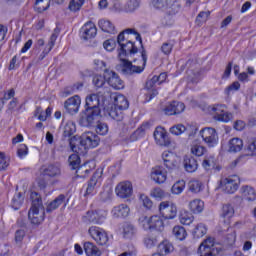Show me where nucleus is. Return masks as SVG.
<instances>
[{"label":"nucleus","mask_w":256,"mask_h":256,"mask_svg":"<svg viewBox=\"0 0 256 256\" xmlns=\"http://www.w3.org/2000/svg\"><path fill=\"white\" fill-rule=\"evenodd\" d=\"M131 35H133L137 41H140V44L143 43L141 40V35L135 32L133 29H126L118 35V57L122 63L123 75H135V73H143V71H145V65H147V52L145 49H142L141 60L138 65H133L131 61L127 60V57L135 55V53L138 51L135 43L130 40Z\"/></svg>","instance_id":"obj_1"},{"label":"nucleus","mask_w":256,"mask_h":256,"mask_svg":"<svg viewBox=\"0 0 256 256\" xmlns=\"http://www.w3.org/2000/svg\"><path fill=\"white\" fill-rule=\"evenodd\" d=\"M32 207L28 212V219L33 225H39L45 220V210L43 209V201L37 192L31 193Z\"/></svg>","instance_id":"obj_2"},{"label":"nucleus","mask_w":256,"mask_h":256,"mask_svg":"<svg viewBox=\"0 0 256 256\" xmlns=\"http://www.w3.org/2000/svg\"><path fill=\"white\" fill-rule=\"evenodd\" d=\"M112 99L114 101V108L108 110V115L114 121H123L125 117L123 112L129 109V100H127L125 95L120 93L113 94Z\"/></svg>","instance_id":"obj_3"},{"label":"nucleus","mask_w":256,"mask_h":256,"mask_svg":"<svg viewBox=\"0 0 256 256\" xmlns=\"http://www.w3.org/2000/svg\"><path fill=\"white\" fill-rule=\"evenodd\" d=\"M241 185V178L238 175H230L220 180V189L228 195H233Z\"/></svg>","instance_id":"obj_4"},{"label":"nucleus","mask_w":256,"mask_h":256,"mask_svg":"<svg viewBox=\"0 0 256 256\" xmlns=\"http://www.w3.org/2000/svg\"><path fill=\"white\" fill-rule=\"evenodd\" d=\"M209 111L214 115L216 121H222V123H229L233 119V114L227 112V106L225 104H214L209 107Z\"/></svg>","instance_id":"obj_5"},{"label":"nucleus","mask_w":256,"mask_h":256,"mask_svg":"<svg viewBox=\"0 0 256 256\" xmlns=\"http://www.w3.org/2000/svg\"><path fill=\"white\" fill-rule=\"evenodd\" d=\"M88 234L98 245H107L109 243V235L103 228L91 226L88 229Z\"/></svg>","instance_id":"obj_6"},{"label":"nucleus","mask_w":256,"mask_h":256,"mask_svg":"<svg viewBox=\"0 0 256 256\" xmlns=\"http://www.w3.org/2000/svg\"><path fill=\"white\" fill-rule=\"evenodd\" d=\"M101 115V109L91 110L86 109L85 113L80 117L79 124L82 127H93L95 125V121L99 119Z\"/></svg>","instance_id":"obj_7"},{"label":"nucleus","mask_w":256,"mask_h":256,"mask_svg":"<svg viewBox=\"0 0 256 256\" xmlns=\"http://www.w3.org/2000/svg\"><path fill=\"white\" fill-rule=\"evenodd\" d=\"M99 141V136L94 132H84L80 136V145L84 149H95V147L99 146Z\"/></svg>","instance_id":"obj_8"},{"label":"nucleus","mask_w":256,"mask_h":256,"mask_svg":"<svg viewBox=\"0 0 256 256\" xmlns=\"http://www.w3.org/2000/svg\"><path fill=\"white\" fill-rule=\"evenodd\" d=\"M68 162L70 167H72V169H77L76 170V177H80L82 179H85V177H87V175H89V173H91L90 169H83V166L79 167V164L81 163V159L79 158L78 154H72L69 156L68 158Z\"/></svg>","instance_id":"obj_9"},{"label":"nucleus","mask_w":256,"mask_h":256,"mask_svg":"<svg viewBox=\"0 0 256 256\" xmlns=\"http://www.w3.org/2000/svg\"><path fill=\"white\" fill-rule=\"evenodd\" d=\"M200 136L203 139L204 143L209 147H215L219 141L217 136V131L215 128H204L200 131Z\"/></svg>","instance_id":"obj_10"},{"label":"nucleus","mask_w":256,"mask_h":256,"mask_svg":"<svg viewBox=\"0 0 256 256\" xmlns=\"http://www.w3.org/2000/svg\"><path fill=\"white\" fill-rule=\"evenodd\" d=\"M159 212L165 219H175L177 217V206L172 202L164 201L159 205Z\"/></svg>","instance_id":"obj_11"},{"label":"nucleus","mask_w":256,"mask_h":256,"mask_svg":"<svg viewBox=\"0 0 256 256\" xmlns=\"http://www.w3.org/2000/svg\"><path fill=\"white\" fill-rule=\"evenodd\" d=\"M152 5L154 9H159L160 11H165L167 9H172L173 13H177L181 9V4L174 1L171 3L170 0H152Z\"/></svg>","instance_id":"obj_12"},{"label":"nucleus","mask_w":256,"mask_h":256,"mask_svg":"<svg viewBox=\"0 0 256 256\" xmlns=\"http://www.w3.org/2000/svg\"><path fill=\"white\" fill-rule=\"evenodd\" d=\"M104 78L106 79L108 85H110V87L113 89H123L125 87L123 80H121L119 75L114 71L105 70Z\"/></svg>","instance_id":"obj_13"},{"label":"nucleus","mask_w":256,"mask_h":256,"mask_svg":"<svg viewBox=\"0 0 256 256\" xmlns=\"http://www.w3.org/2000/svg\"><path fill=\"white\" fill-rule=\"evenodd\" d=\"M154 139L156 145H160V147H169V145H171V140L169 139L167 130L161 126L156 127L154 131Z\"/></svg>","instance_id":"obj_14"},{"label":"nucleus","mask_w":256,"mask_h":256,"mask_svg":"<svg viewBox=\"0 0 256 256\" xmlns=\"http://www.w3.org/2000/svg\"><path fill=\"white\" fill-rule=\"evenodd\" d=\"M57 37H59V29H55L53 34L51 35L48 43L44 46L43 51L39 54L37 58V63L43 61L46 55L51 53L52 49L55 47V42L57 41Z\"/></svg>","instance_id":"obj_15"},{"label":"nucleus","mask_w":256,"mask_h":256,"mask_svg":"<svg viewBox=\"0 0 256 256\" xmlns=\"http://www.w3.org/2000/svg\"><path fill=\"white\" fill-rule=\"evenodd\" d=\"M115 191L120 199H129L133 195V185L131 182H121L116 186Z\"/></svg>","instance_id":"obj_16"},{"label":"nucleus","mask_w":256,"mask_h":256,"mask_svg":"<svg viewBox=\"0 0 256 256\" xmlns=\"http://www.w3.org/2000/svg\"><path fill=\"white\" fill-rule=\"evenodd\" d=\"M96 35H97V27L93 22H87L80 29V37L84 41H89V39L95 38Z\"/></svg>","instance_id":"obj_17"},{"label":"nucleus","mask_w":256,"mask_h":256,"mask_svg":"<svg viewBox=\"0 0 256 256\" xmlns=\"http://www.w3.org/2000/svg\"><path fill=\"white\" fill-rule=\"evenodd\" d=\"M150 177L157 185H163L167 181V170L163 166H156L152 168Z\"/></svg>","instance_id":"obj_18"},{"label":"nucleus","mask_w":256,"mask_h":256,"mask_svg":"<svg viewBox=\"0 0 256 256\" xmlns=\"http://www.w3.org/2000/svg\"><path fill=\"white\" fill-rule=\"evenodd\" d=\"M213 251H215V240L213 238H207L198 248L200 256H213Z\"/></svg>","instance_id":"obj_19"},{"label":"nucleus","mask_w":256,"mask_h":256,"mask_svg":"<svg viewBox=\"0 0 256 256\" xmlns=\"http://www.w3.org/2000/svg\"><path fill=\"white\" fill-rule=\"evenodd\" d=\"M162 163L168 171H173L177 167V155L171 151L162 153Z\"/></svg>","instance_id":"obj_20"},{"label":"nucleus","mask_w":256,"mask_h":256,"mask_svg":"<svg viewBox=\"0 0 256 256\" xmlns=\"http://www.w3.org/2000/svg\"><path fill=\"white\" fill-rule=\"evenodd\" d=\"M64 107L70 115H75V113H79V108L81 107V98L76 95L67 99L64 103Z\"/></svg>","instance_id":"obj_21"},{"label":"nucleus","mask_w":256,"mask_h":256,"mask_svg":"<svg viewBox=\"0 0 256 256\" xmlns=\"http://www.w3.org/2000/svg\"><path fill=\"white\" fill-rule=\"evenodd\" d=\"M157 78L153 76L151 79L146 81L145 89L147 92L146 94V101H151V99H154V97H157L159 95V91H157Z\"/></svg>","instance_id":"obj_22"},{"label":"nucleus","mask_w":256,"mask_h":256,"mask_svg":"<svg viewBox=\"0 0 256 256\" xmlns=\"http://www.w3.org/2000/svg\"><path fill=\"white\" fill-rule=\"evenodd\" d=\"M185 111V104L178 101H173L164 108L165 115H179Z\"/></svg>","instance_id":"obj_23"},{"label":"nucleus","mask_w":256,"mask_h":256,"mask_svg":"<svg viewBox=\"0 0 256 256\" xmlns=\"http://www.w3.org/2000/svg\"><path fill=\"white\" fill-rule=\"evenodd\" d=\"M151 129V124L149 122H143L137 130H135L129 137L130 141H139L145 137V133Z\"/></svg>","instance_id":"obj_24"},{"label":"nucleus","mask_w":256,"mask_h":256,"mask_svg":"<svg viewBox=\"0 0 256 256\" xmlns=\"http://www.w3.org/2000/svg\"><path fill=\"white\" fill-rule=\"evenodd\" d=\"M112 217L116 219H125V217H129V213H131V209L128 207L127 204H120L115 206L112 210Z\"/></svg>","instance_id":"obj_25"},{"label":"nucleus","mask_w":256,"mask_h":256,"mask_svg":"<svg viewBox=\"0 0 256 256\" xmlns=\"http://www.w3.org/2000/svg\"><path fill=\"white\" fill-rule=\"evenodd\" d=\"M233 215H235V208H233V205H223L220 213V218L222 219L223 223L229 225V223H231V219H233Z\"/></svg>","instance_id":"obj_26"},{"label":"nucleus","mask_w":256,"mask_h":256,"mask_svg":"<svg viewBox=\"0 0 256 256\" xmlns=\"http://www.w3.org/2000/svg\"><path fill=\"white\" fill-rule=\"evenodd\" d=\"M243 149V140L241 138H231L226 146L228 153H239Z\"/></svg>","instance_id":"obj_27"},{"label":"nucleus","mask_w":256,"mask_h":256,"mask_svg":"<svg viewBox=\"0 0 256 256\" xmlns=\"http://www.w3.org/2000/svg\"><path fill=\"white\" fill-rule=\"evenodd\" d=\"M184 169L187 173H195L199 169V163L193 156H186L184 158Z\"/></svg>","instance_id":"obj_28"},{"label":"nucleus","mask_w":256,"mask_h":256,"mask_svg":"<svg viewBox=\"0 0 256 256\" xmlns=\"http://www.w3.org/2000/svg\"><path fill=\"white\" fill-rule=\"evenodd\" d=\"M240 193L246 201H255L256 199V191L253 186L243 185L240 189Z\"/></svg>","instance_id":"obj_29"},{"label":"nucleus","mask_w":256,"mask_h":256,"mask_svg":"<svg viewBox=\"0 0 256 256\" xmlns=\"http://www.w3.org/2000/svg\"><path fill=\"white\" fill-rule=\"evenodd\" d=\"M99 95L91 94L86 97V109H90L91 111H97L99 108Z\"/></svg>","instance_id":"obj_30"},{"label":"nucleus","mask_w":256,"mask_h":256,"mask_svg":"<svg viewBox=\"0 0 256 256\" xmlns=\"http://www.w3.org/2000/svg\"><path fill=\"white\" fill-rule=\"evenodd\" d=\"M44 175L47 177H59L61 175V166L57 163L49 164L44 169Z\"/></svg>","instance_id":"obj_31"},{"label":"nucleus","mask_w":256,"mask_h":256,"mask_svg":"<svg viewBox=\"0 0 256 256\" xmlns=\"http://www.w3.org/2000/svg\"><path fill=\"white\" fill-rule=\"evenodd\" d=\"M65 203V195L60 194L52 202H50L46 207V213H53L55 209H58L60 205Z\"/></svg>","instance_id":"obj_32"},{"label":"nucleus","mask_w":256,"mask_h":256,"mask_svg":"<svg viewBox=\"0 0 256 256\" xmlns=\"http://www.w3.org/2000/svg\"><path fill=\"white\" fill-rule=\"evenodd\" d=\"M189 209L195 214L203 213V209H205V202L201 199H194L189 203Z\"/></svg>","instance_id":"obj_33"},{"label":"nucleus","mask_w":256,"mask_h":256,"mask_svg":"<svg viewBox=\"0 0 256 256\" xmlns=\"http://www.w3.org/2000/svg\"><path fill=\"white\" fill-rule=\"evenodd\" d=\"M84 251L87 256H101V250L93 242H85Z\"/></svg>","instance_id":"obj_34"},{"label":"nucleus","mask_w":256,"mask_h":256,"mask_svg":"<svg viewBox=\"0 0 256 256\" xmlns=\"http://www.w3.org/2000/svg\"><path fill=\"white\" fill-rule=\"evenodd\" d=\"M137 232V229H135V226L129 222H125L122 225V235L125 239H131L133 235Z\"/></svg>","instance_id":"obj_35"},{"label":"nucleus","mask_w":256,"mask_h":256,"mask_svg":"<svg viewBox=\"0 0 256 256\" xmlns=\"http://www.w3.org/2000/svg\"><path fill=\"white\" fill-rule=\"evenodd\" d=\"M150 227L151 229H156V231H163L165 225L163 223V219H161V216L154 215L150 217Z\"/></svg>","instance_id":"obj_36"},{"label":"nucleus","mask_w":256,"mask_h":256,"mask_svg":"<svg viewBox=\"0 0 256 256\" xmlns=\"http://www.w3.org/2000/svg\"><path fill=\"white\" fill-rule=\"evenodd\" d=\"M98 27L104 31V33H115V25L109 20H99Z\"/></svg>","instance_id":"obj_37"},{"label":"nucleus","mask_w":256,"mask_h":256,"mask_svg":"<svg viewBox=\"0 0 256 256\" xmlns=\"http://www.w3.org/2000/svg\"><path fill=\"white\" fill-rule=\"evenodd\" d=\"M172 235H174L178 241H185V239H187V230H185L183 226H174Z\"/></svg>","instance_id":"obj_38"},{"label":"nucleus","mask_w":256,"mask_h":256,"mask_svg":"<svg viewBox=\"0 0 256 256\" xmlns=\"http://www.w3.org/2000/svg\"><path fill=\"white\" fill-rule=\"evenodd\" d=\"M99 177H101V175H99V173L97 172L92 176V178L88 182L85 195H93L95 193V187L97 186V181Z\"/></svg>","instance_id":"obj_39"},{"label":"nucleus","mask_w":256,"mask_h":256,"mask_svg":"<svg viewBox=\"0 0 256 256\" xmlns=\"http://www.w3.org/2000/svg\"><path fill=\"white\" fill-rule=\"evenodd\" d=\"M139 0H128L123 6L124 13H133L139 9Z\"/></svg>","instance_id":"obj_40"},{"label":"nucleus","mask_w":256,"mask_h":256,"mask_svg":"<svg viewBox=\"0 0 256 256\" xmlns=\"http://www.w3.org/2000/svg\"><path fill=\"white\" fill-rule=\"evenodd\" d=\"M192 234L196 239H201V237H205L207 235V226L203 223H199L195 226Z\"/></svg>","instance_id":"obj_41"},{"label":"nucleus","mask_w":256,"mask_h":256,"mask_svg":"<svg viewBox=\"0 0 256 256\" xmlns=\"http://www.w3.org/2000/svg\"><path fill=\"white\" fill-rule=\"evenodd\" d=\"M157 243H159V238H157L156 235L148 234L144 238V245H145V247H147V249H153V247H155V245H157Z\"/></svg>","instance_id":"obj_42"},{"label":"nucleus","mask_w":256,"mask_h":256,"mask_svg":"<svg viewBox=\"0 0 256 256\" xmlns=\"http://www.w3.org/2000/svg\"><path fill=\"white\" fill-rule=\"evenodd\" d=\"M77 131V127L75 126V122L67 121L64 126L63 135L64 137H71Z\"/></svg>","instance_id":"obj_43"},{"label":"nucleus","mask_w":256,"mask_h":256,"mask_svg":"<svg viewBox=\"0 0 256 256\" xmlns=\"http://www.w3.org/2000/svg\"><path fill=\"white\" fill-rule=\"evenodd\" d=\"M22 205H23V195L21 193L15 194L11 202L12 209H14V211H19Z\"/></svg>","instance_id":"obj_44"},{"label":"nucleus","mask_w":256,"mask_h":256,"mask_svg":"<svg viewBox=\"0 0 256 256\" xmlns=\"http://www.w3.org/2000/svg\"><path fill=\"white\" fill-rule=\"evenodd\" d=\"M158 250L161 253V255H169V253L173 251V244L167 241H163L158 245Z\"/></svg>","instance_id":"obj_45"},{"label":"nucleus","mask_w":256,"mask_h":256,"mask_svg":"<svg viewBox=\"0 0 256 256\" xmlns=\"http://www.w3.org/2000/svg\"><path fill=\"white\" fill-rule=\"evenodd\" d=\"M94 215L96 219L95 225H101L105 223V219H107V210H96L94 211Z\"/></svg>","instance_id":"obj_46"},{"label":"nucleus","mask_w":256,"mask_h":256,"mask_svg":"<svg viewBox=\"0 0 256 256\" xmlns=\"http://www.w3.org/2000/svg\"><path fill=\"white\" fill-rule=\"evenodd\" d=\"M184 190H185L184 180L177 181L171 188V192L173 193V195H181V193H183Z\"/></svg>","instance_id":"obj_47"},{"label":"nucleus","mask_w":256,"mask_h":256,"mask_svg":"<svg viewBox=\"0 0 256 256\" xmlns=\"http://www.w3.org/2000/svg\"><path fill=\"white\" fill-rule=\"evenodd\" d=\"M195 217H193V214L189 212H182L180 214V223L182 225H191L193 223Z\"/></svg>","instance_id":"obj_48"},{"label":"nucleus","mask_w":256,"mask_h":256,"mask_svg":"<svg viewBox=\"0 0 256 256\" xmlns=\"http://www.w3.org/2000/svg\"><path fill=\"white\" fill-rule=\"evenodd\" d=\"M83 223L86 225H91L97 223V220L95 218V212L94 211H88L86 214L82 217Z\"/></svg>","instance_id":"obj_49"},{"label":"nucleus","mask_w":256,"mask_h":256,"mask_svg":"<svg viewBox=\"0 0 256 256\" xmlns=\"http://www.w3.org/2000/svg\"><path fill=\"white\" fill-rule=\"evenodd\" d=\"M83 5H85V0H70L69 9L75 13L80 11Z\"/></svg>","instance_id":"obj_50"},{"label":"nucleus","mask_w":256,"mask_h":256,"mask_svg":"<svg viewBox=\"0 0 256 256\" xmlns=\"http://www.w3.org/2000/svg\"><path fill=\"white\" fill-rule=\"evenodd\" d=\"M50 3L51 0H36L35 6L39 13H43V11H47V9H49Z\"/></svg>","instance_id":"obj_51"},{"label":"nucleus","mask_w":256,"mask_h":256,"mask_svg":"<svg viewBox=\"0 0 256 256\" xmlns=\"http://www.w3.org/2000/svg\"><path fill=\"white\" fill-rule=\"evenodd\" d=\"M205 151H207V149L199 144H194L191 147V153L192 155H196V157H203V155H205Z\"/></svg>","instance_id":"obj_52"},{"label":"nucleus","mask_w":256,"mask_h":256,"mask_svg":"<svg viewBox=\"0 0 256 256\" xmlns=\"http://www.w3.org/2000/svg\"><path fill=\"white\" fill-rule=\"evenodd\" d=\"M185 131H187V127H185L183 124H177L170 128V133L176 136L183 135Z\"/></svg>","instance_id":"obj_53"},{"label":"nucleus","mask_w":256,"mask_h":256,"mask_svg":"<svg viewBox=\"0 0 256 256\" xmlns=\"http://www.w3.org/2000/svg\"><path fill=\"white\" fill-rule=\"evenodd\" d=\"M246 153L247 155H250V157L256 155V138L248 141V144L246 146Z\"/></svg>","instance_id":"obj_54"},{"label":"nucleus","mask_w":256,"mask_h":256,"mask_svg":"<svg viewBox=\"0 0 256 256\" xmlns=\"http://www.w3.org/2000/svg\"><path fill=\"white\" fill-rule=\"evenodd\" d=\"M140 227L144 228L145 231L151 230V218L147 216H141L139 219Z\"/></svg>","instance_id":"obj_55"},{"label":"nucleus","mask_w":256,"mask_h":256,"mask_svg":"<svg viewBox=\"0 0 256 256\" xmlns=\"http://www.w3.org/2000/svg\"><path fill=\"white\" fill-rule=\"evenodd\" d=\"M96 133H98V135H107V133H109V126L107 123L98 122L96 125Z\"/></svg>","instance_id":"obj_56"},{"label":"nucleus","mask_w":256,"mask_h":256,"mask_svg":"<svg viewBox=\"0 0 256 256\" xmlns=\"http://www.w3.org/2000/svg\"><path fill=\"white\" fill-rule=\"evenodd\" d=\"M10 159L5 153L0 152V171H5L9 167Z\"/></svg>","instance_id":"obj_57"},{"label":"nucleus","mask_w":256,"mask_h":256,"mask_svg":"<svg viewBox=\"0 0 256 256\" xmlns=\"http://www.w3.org/2000/svg\"><path fill=\"white\" fill-rule=\"evenodd\" d=\"M15 97V90L10 89L8 92H6L2 98V102H0V111L3 109V105H5L6 101H9L10 99H13Z\"/></svg>","instance_id":"obj_58"},{"label":"nucleus","mask_w":256,"mask_h":256,"mask_svg":"<svg viewBox=\"0 0 256 256\" xmlns=\"http://www.w3.org/2000/svg\"><path fill=\"white\" fill-rule=\"evenodd\" d=\"M105 81H107V79H105V76H101V75H95L93 77V84L95 85V87H97L98 89L103 87V85H105Z\"/></svg>","instance_id":"obj_59"},{"label":"nucleus","mask_w":256,"mask_h":256,"mask_svg":"<svg viewBox=\"0 0 256 256\" xmlns=\"http://www.w3.org/2000/svg\"><path fill=\"white\" fill-rule=\"evenodd\" d=\"M189 187L192 193H199V191H201L202 184L199 180H193L189 183Z\"/></svg>","instance_id":"obj_60"},{"label":"nucleus","mask_w":256,"mask_h":256,"mask_svg":"<svg viewBox=\"0 0 256 256\" xmlns=\"http://www.w3.org/2000/svg\"><path fill=\"white\" fill-rule=\"evenodd\" d=\"M103 47L106 51H113L117 47V42L115 39H108L104 41Z\"/></svg>","instance_id":"obj_61"},{"label":"nucleus","mask_w":256,"mask_h":256,"mask_svg":"<svg viewBox=\"0 0 256 256\" xmlns=\"http://www.w3.org/2000/svg\"><path fill=\"white\" fill-rule=\"evenodd\" d=\"M161 51L164 55H171V51H173V44L171 42H164L161 46Z\"/></svg>","instance_id":"obj_62"},{"label":"nucleus","mask_w":256,"mask_h":256,"mask_svg":"<svg viewBox=\"0 0 256 256\" xmlns=\"http://www.w3.org/2000/svg\"><path fill=\"white\" fill-rule=\"evenodd\" d=\"M140 201L143 203L146 209H151V207H153V201H151L149 197L144 194L140 195Z\"/></svg>","instance_id":"obj_63"},{"label":"nucleus","mask_w":256,"mask_h":256,"mask_svg":"<svg viewBox=\"0 0 256 256\" xmlns=\"http://www.w3.org/2000/svg\"><path fill=\"white\" fill-rule=\"evenodd\" d=\"M28 153L29 149L27 148V145L21 144L17 150L18 157H20V159H23V157H26Z\"/></svg>","instance_id":"obj_64"}]
</instances>
